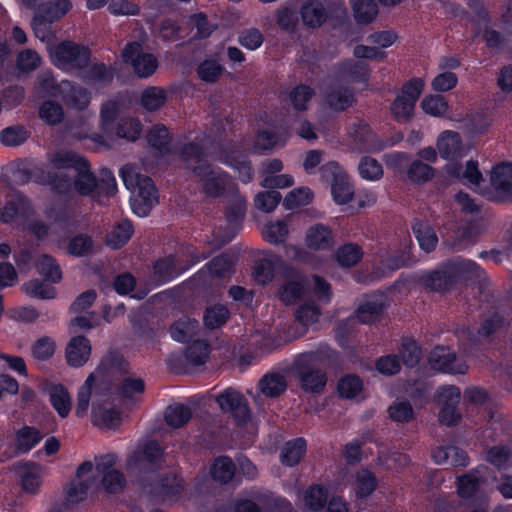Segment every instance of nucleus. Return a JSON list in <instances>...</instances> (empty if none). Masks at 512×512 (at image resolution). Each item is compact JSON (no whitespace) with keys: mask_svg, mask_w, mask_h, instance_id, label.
<instances>
[{"mask_svg":"<svg viewBox=\"0 0 512 512\" xmlns=\"http://www.w3.org/2000/svg\"><path fill=\"white\" fill-rule=\"evenodd\" d=\"M338 354L326 345L316 351L299 354L293 361L292 371L300 388L308 393L321 394L327 384V374L322 366L336 363Z\"/></svg>","mask_w":512,"mask_h":512,"instance_id":"f257e3e1","label":"nucleus"},{"mask_svg":"<svg viewBox=\"0 0 512 512\" xmlns=\"http://www.w3.org/2000/svg\"><path fill=\"white\" fill-rule=\"evenodd\" d=\"M125 186L132 191L131 206L138 216H146L157 203L156 188L151 178L141 175L135 167L126 165L121 169Z\"/></svg>","mask_w":512,"mask_h":512,"instance_id":"f03ea898","label":"nucleus"},{"mask_svg":"<svg viewBox=\"0 0 512 512\" xmlns=\"http://www.w3.org/2000/svg\"><path fill=\"white\" fill-rule=\"evenodd\" d=\"M424 88V81L421 78H413L407 81L401 88L390 110L398 122H408L413 116L415 104Z\"/></svg>","mask_w":512,"mask_h":512,"instance_id":"7ed1b4c3","label":"nucleus"},{"mask_svg":"<svg viewBox=\"0 0 512 512\" xmlns=\"http://www.w3.org/2000/svg\"><path fill=\"white\" fill-rule=\"evenodd\" d=\"M56 64L64 69L83 71L90 62V50L73 41L59 43L51 52Z\"/></svg>","mask_w":512,"mask_h":512,"instance_id":"20e7f679","label":"nucleus"},{"mask_svg":"<svg viewBox=\"0 0 512 512\" xmlns=\"http://www.w3.org/2000/svg\"><path fill=\"white\" fill-rule=\"evenodd\" d=\"M220 410L229 414L237 425L251 420L252 412L247 398L238 390L229 387L215 397Z\"/></svg>","mask_w":512,"mask_h":512,"instance_id":"39448f33","label":"nucleus"},{"mask_svg":"<svg viewBox=\"0 0 512 512\" xmlns=\"http://www.w3.org/2000/svg\"><path fill=\"white\" fill-rule=\"evenodd\" d=\"M322 178L331 181L333 199L339 205L350 202L354 195V189L349 181L347 173L337 162H328L320 168Z\"/></svg>","mask_w":512,"mask_h":512,"instance_id":"423d86ee","label":"nucleus"},{"mask_svg":"<svg viewBox=\"0 0 512 512\" xmlns=\"http://www.w3.org/2000/svg\"><path fill=\"white\" fill-rule=\"evenodd\" d=\"M121 56L125 63L132 65L134 73L140 78L150 77L158 68L157 58L151 53L143 52L139 42L127 43Z\"/></svg>","mask_w":512,"mask_h":512,"instance_id":"0eeeda50","label":"nucleus"},{"mask_svg":"<svg viewBox=\"0 0 512 512\" xmlns=\"http://www.w3.org/2000/svg\"><path fill=\"white\" fill-rule=\"evenodd\" d=\"M96 373L103 377V387H97L96 394L100 391L105 395L110 391L112 382L120 380L129 373V363L117 352H109L101 360Z\"/></svg>","mask_w":512,"mask_h":512,"instance_id":"6e6552de","label":"nucleus"},{"mask_svg":"<svg viewBox=\"0 0 512 512\" xmlns=\"http://www.w3.org/2000/svg\"><path fill=\"white\" fill-rule=\"evenodd\" d=\"M461 392L456 386H443L437 391V402L440 405L439 421L446 425H456L460 419L461 414L458 411L460 403Z\"/></svg>","mask_w":512,"mask_h":512,"instance_id":"1a4fd4ad","label":"nucleus"},{"mask_svg":"<svg viewBox=\"0 0 512 512\" xmlns=\"http://www.w3.org/2000/svg\"><path fill=\"white\" fill-rule=\"evenodd\" d=\"M194 175L201 183L202 192L211 198H216L223 194L229 179L225 172L214 169L210 163L195 167Z\"/></svg>","mask_w":512,"mask_h":512,"instance_id":"9d476101","label":"nucleus"},{"mask_svg":"<svg viewBox=\"0 0 512 512\" xmlns=\"http://www.w3.org/2000/svg\"><path fill=\"white\" fill-rule=\"evenodd\" d=\"M77 480L72 481L65 489L66 500L71 504H77L82 501L89 488L95 485L94 465L90 461H85L77 469Z\"/></svg>","mask_w":512,"mask_h":512,"instance_id":"9b49d317","label":"nucleus"},{"mask_svg":"<svg viewBox=\"0 0 512 512\" xmlns=\"http://www.w3.org/2000/svg\"><path fill=\"white\" fill-rule=\"evenodd\" d=\"M115 462L112 456H106L103 461L98 462L94 467L95 483L99 476L102 477L101 483L106 492L117 494L123 491L126 485L124 474L113 469Z\"/></svg>","mask_w":512,"mask_h":512,"instance_id":"f8f14e48","label":"nucleus"},{"mask_svg":"<svg viewBox=\"0 0 512 512\" xmlns=\"http://www.w3.org/2000/svg\"><path fill=\"white\" fill-rule=\"evenodd\" d=\"M432 368L451 374H465L468 366L457 358L456 354L444 346L435 347L429 356Z\"/></svg>","mask_w":512,"mask_h":512,"instance_id":"ddd939ff","label":"nucleus"},{"mask_svg":"<svg viewBox=\"0 0 512 512\" xmlns=\"http://www.w3.org/2000/svg\"><path fill=\"white\" fill-rule=\"evenodd\" d=\"M60 96L66 105L78 111L85 110L92 98L91 92L87 88L68 80L60 82Z\"/></svg>","mask_w":512,"mask_h":512,"instance_id":"4468645a","label":"nucleus"},{"mask_svg":"<svg viewBox=\"0 0 512 512\" xmlns=\"http://www.w3.org/2000/svg\"><path fill=\"white\" fill-rule=\"evenodd\" d=\"M286 281L279 289L280 300L286 305L295 303L305 291V278L295 269L285 271Z\"/></svg>","mask_w":512,"mask_h":512,"instance_id":"2eb2a0df","label":"nucleus"},{"mask_svg":"<svg viewBox=\"0 0 512 512\" xmlns=\"http://www.w3.org/2000/svg\"><path fill=\"white\" fill-rule=\"evenodd\" d=\"M324 100L330 109L340 112L351 107L355 102V97L353 91L349 87L335 82L327 87L324 94Z\"/></svg>","mask_w":512,"mask_h":512,"instance_id":"dca6fc26","label":"nucleus"},{"mask_svg":"<svg viewBox=\"0 0 512 512\" xmlns=\"http://www.w3.org/2000/svg\"><path fill=\"white\" fill-rule=\"evenodd\" d=\"M448 264L454 276L455 283L458 281H477L479 284L478 289H481V283L485 280V272L479 265L466 259L453 260Z\"/></svg>","mask_w":512,"mask_h":512,"instance_id":"f3484780","label":"nucleus"},{"mask_svg":"<svg viewBox=\"0 0 512 512\" xmlns=\"http://www.w3.org/2000/svg\"><path fill=\"white\" fill-rule=\"evenodd\" d=\"M388 307L387 297L380 293L368 299L356 310V316L363 324H371L379 321L384 310Z\"/></svg>","mask_w":512,"mask_h":512,"instance_id":"a211bd4d","label":"nucleus"},{"mask_svg":"<svg viewBox=\"0 0 512 512\" xmlns=\"http://www.w3.org/2000/svg\"><path fill=\"white\" fill-rule=\"evenodd\" d=\"M246 213V200L241 196H234L227 207L226 218L228 221L229 232L220 237V246L229 243L237 233V226L243 220Z\"/></svg>","mask_w":512,"mask_h":512,"instance_id":"6ab92c4d","label":"nucleus"},{"mask_svg":"<svg viewBox=\"0 0 512 512\" xmlns=\"http://www.w3.org/2000/svg\"><path fill=\"white\" fill-rule=\"evenodd\" d=\"M90 341L85 336L73 337L66 346V360L72 367L83 366L91 354Z\"/></svg>","mask_w":512,"mask_h":512,"instance_id":"aec40b11","label":"nucleus"},{"mask_svg":"<svg viewBox=\"0 0 512 512\" xmlns=\"http://www.w3.org/2000/svg\"><path fill=\"white\" fill-rule=\"evenodd\" d=\"M437 150L444 159L453 160L463 155L461 136L455 131H444L437 139Z\"/></svg>","mask_w":512,"mask_h":512,"instance_id":"412c9836","label":"nucleus"},{"mask_svg":"<svg viewBox=\"0 0 512 512\" xmlns=\"http://www.w3.org/2000/svg\"><path fill=\"white\" fill-rule=\"evenodd\" d=\"M24 491L35 494L41 483V467L34 462L18 463L15 466Z\"/></svg>","mask_w":512,"mask_h":512,"instance_id":"4be33fe9","label":"nucleus"},{"mask_svg":"<svg viewBox=\"0 0 512 512\" xmlns=\"http://www.w3.org/2000/svg\"><path fill=\"white\" fill-rule=\"evenodd\" d=\"M151 465V468H158L163 462V451L159 443L150 441L145 444L142 453L139 456L131 457L127 460V468L132 469L136 466H144V463Z\"/></svg>","mask_w":512,"mask_h":512,"instance_id":"5701e85b","label":"nucleus"},{"mask_svg":"<svg viewBox=\"0 0 512 512\" xmlns=\"http://www.w3.org/2000/svg\"><path fill=\"white\" fill-rule=\"evenodd\" d=\"M257 387L264 396L278 398L287 390L288 383L283 374L270 372L262 376Z\"/></svg>","mask_w":512,"mask_h":512,"instance_id":"b1692460","label":"nucleus"},{"mask_svg":"<svg viewBox=\"0 0 512 512\" xmlns=\"http://www.w3.org/2000/svg\"><path fill=\"white\" fill-rule=\"evenodd\" d=\"M73 178L75 190L83 196L91 194L98 186V179L91 172L90 165L86 159L84 162H80V167L74 171Z\"/></svg>","mask_w":512,"mask_h":512,"instance_id":"393cba45","label":"nucleus"},{"mask_svg":"<svg viewBox=\"0 0 512 512\" xmlns=\"http://www.w3.org/2000/svg\"><path fill=\"white\" fill-rule=\"evenodd\" d=\"M490 182L498 194L512 196V164L495 166L491 171Z\"/></svg>","mask_w":512,"mask_h":512,"instance_id":"a878e982","label":"nucleus"},{"mask_svg":"<svg viewBox=\"0 0 512 512\" xmlns=\"http://www.w3.org/2000/svg\"><path fill=\"white\" fill-rule=\"evenodd\" d=\"M306 244L314 250L329 249L333 245L332 231L323 224H315L307 230Z\"/></svg>","mask_w":512,"mask_h":512,"instance_id":"bb28decb","label":"nucleus"},{"mask_svg":"<svg viewBox=\"0 0 512 512\" xmlns=\"http://www.w3.org/2000/svg\"><path fill=\"white\" fill-rule=\"evenodd\" d=\"M71 8L72 4L69 0L50 1L38 5L35 15L52 24L70 11Z\"/></svg>","mask_w":512,"mask_h":512,"instance_id":"cd10ccee","label":"nucleus"},{"mask_svg":"<svg viewBox=\"0 0 512 512\" xmlns=\"http://www.w3.org/2000/svg\"><path fill=\"white\" fill-rule=\"evenodd\" d=\"M49 162L52 167L56 170H66L73 172L80 167V162H84L85 159L80 157L78 154L72 151L60 150L49 154Z\"/></svg>","mask_w":512,"mask_h":512,"instance_id":"c85d7f7f","label":"nucleus"},{"mask_svg":"<svg viewBox=\"0 0 512 512\" xmlns=\"http://www.w3.org/2000/svg\"><path fill=\"white\" fill-rule=\"evenodd\" d=\"M180 158L186 164L187 169L191 170L193 174L195 167L209 164L206 160L204 148L195 142H190L182 146Z\"/></svg>","mask_w":512,"mask_h":512,"instance_id":"c756f323","label":"nucleus"},{"mask_svg":"<svg viewBox=\"0 0 512 512\" xmlns=\"http://www.w3.org/2000/svg\"><path fill=\"white\" fill-rule=\"evenodd\" d=\"M412 229L420 247L424 251L429 253L435 249L438 238L434 229L427 222L415 220Z\"/></svg>","mask_w":512,"mask_h":512,"instance_id":"7c9ffc66","label":"nucleus"},{"mask_svg":"<svg viewBox=\"0 0 512 512\" xmlns=\"http://www.w3.org/2000/svg\"><path fill=\"white\" fill-rule=\"evenodd\" d=\"M425 285L435 292H446L455 285V279L449 267L446 265L444 270L432 272L425 280Z\"/></svg>","mask_w":512,"mask_h":512,"instance_id":"2f4dec72","label":"nucleus"},{"mask_svg":"<svg viewBox=\"0 0 512 512\" xmlns=\"http://www.w3.org/2000/svg\"><path fill=\"white\" fill-rule=\"evenodd\" d=\"M133 232L132 223L129 220H122L107 234L106 244L113 249H119L128 242Z\"/></svg>","mask_w":512,"mask_h":512,"instance_id":"473e14b6","label":"nucleus"},{"mask_svg":"<svg viewBox=\"0 0 512 512\" xmlns=\"http://www.w3.org/2000/svg\"><path fill=\"white\" fill-rule=\"evenodd\" d=\"M35 267L40 275H42L46 281L57 283L62 278V272L59 264L52 256L48 254L40 255L36 262Z\"/></svg>","mask_w":512,"mask_h":512,"instance_id":"72a5a7b5","label":"nucleus"},{"mask_svg":"<svg viewBox=\"0 0 512 512\" xmlns=\"http://www.w3.org/2000/svg\"><path fill=\"white\" fill-rule=\"evenodd\" d=\"M301 17L305 25L319 27L326 19L327 13L319 1H310L301 8Z\"/></svg>","mask_w":512,"mask_h":512,"instance_id":"f704fd0d","label":"nucleus"},{"mask_svg":"<svg viewBox=\"0 0 512 512\" xmlns=\"http://www.w3.org/2000/svg\"><path fill=\"white\" fill-rule=\"evenodd\" d=\"M92 418L97 426L115 428L120 422V413L114 409L102 407L100 400H96L92 404Z\"/></svg>","mask_w":512,"mask_h":512,"instance_id":"c9c22d12","label":"nucleus"},{"mask_svg":"<svg viewBox=\"0 0 512 512\" xmlns=\"http://www.w3.org/2000/svg\"><path fill=\"white\" fill-rule=\"evenodd\" d=\"M399 356L405 366L412 368L419 364L422 357V350L413 338L404 337L401 339Z\"/></svg>","mask_w":512,"mask_h":512,"instance_id":"e433bc0d","label":"nucleus"},{"mask_svg":"<svg viewBox=\"0 0 512 512\" xmlns=\"http://www.w3.org/2000/svg\"><path fill=\"white\" fill-rule=\"evenodd\" d=\"M306 449V442L303 438H296L288 441L282 448L281 461L284 465L294 466L303 457Z\"/></svg>","mask_w":512,"mask_h":512,"instance_id":"4c0bfd02","label":"nucleus"},{"mask_svg":"<svg viewBox=\"0 0 512 512\" xmlns=\"http://www.w3.org/2000/svg\"><path fill=\"white\" fill-rule=\"evenodd\" d=\"M235 471L236 467L233 461L227 456H222L214 461L211 468V475L215 481L226 484L232 480Z\"/></svg>","mask_w":512,"mask_h":512,"instance_id":"58836bf2","label":"nucleus"},{"mask_svg":"<svg viewBox=\"0 0 512 512\" xmlns=\"http://www.w3.org/2000/svg\"><path fill=\"white\" fill-rule=\"evenodd\" d=\"M192 417L190 407L184 404H173L165 410L166 423L174 428H179L185 425Z\"/></svg>","mask_w":512,"mask_h":512,"instance_id":"ea45409f","label":"nucleus"},{"mask_svg":"<svg viewBox=\"0 0 512 512\" xmlns=\"http://www.w3.org/2000/svg\"><path fill=\"white\" fill-rule=\"evenodd\" d=\"M198 327V321L189 318H181L171 326L170 333L176 341L186 342L194 337Z\"/></svg>","mask_w":512,"mask_h":512,"instance_id":"a19ab883","label":"nucleus"},{"mask_svg":"<svg viewBox=\"0 0 512 512\" xmlns=\"http://www.w3.org/2000/svg\"><path fill=\"white\" fill-rule=\"evenodd\" d=\"M114 77L113 70L104 63H95L81 73V79L85 82H97L109 84Z\"/></svg>","mask_w":512,"mask_h":512,"instance_id":"79ce46f5","label":"nucleus"},{"mask_svg":"<svg viewBox=\"0 0 512 512\" xmlns=\"http://www.w3.org/2000/svg\"><path fill=\"white\" fill-rule=\"evenodd\" d=\"M167 95L163 88L151 86L146 88L141 95V104L147 111H156L166 102Z\"/></svg>","mask_w":512,"mask_h":512,"instance_id":"37998d69","label":"nucleus"},{"mask_svg":"<svg viewBox=\"0 0 512 512\" xmlns=\"http://www.w3.org/2000/svg\"><path fill=\"white\" fill-rule=\"evenodd\" d=\"M434 176V168L420 159L412 161L407 170L408 179L415 184H423Z\"/></svg>","mask_w":512,"mask_h":512,"instance_id":"c03bdc74","label":"nucleus"},{"mask_svg":"<svg viewBox=\"0 0 512 512\" xmlns=\"http://www.w3.org/2000/svg\"><path fill=\"white\" fill-rule=\"evenodd\" d=\"M209 344L204 340H195L185 351V358L188 363L199 366L203 365L209 357Z\"/></svg>","mask_w":512,"mask_h":512,"instance_id":"a18cd8bd","label":"nucleus"},{"mask_svg":"<svg viewBox=\"0 0 512 512\" xmlns=\"http://www.w3.org/2000/svg\"><path fill=\"white\" fill-rule=\"evenodd\" d=\"M363 256L361 248L356 244H345L336 251L337 262L343 267L355 266Z\"/></svg>","mask_w":512,"mask_h":512,"instance_id":"49530a36","label":"nucleus"},{"mask_svg":"<svg viewBox=\"0 0 512 512\" xmlns=\"http://www.w3.org/2000/svg\"><path fill=\"white\" fill-rule=\"evenodd\" d=\"M353 11L355 20L361 24L372 22L378 14V6L374 0H360L354 2Z\"/></svg>","mask_w":512,"mask_h":512,"instance_id":"de8ad7c7","label":"nucleus"},{"mask_svg":"<svg viewBox=\"0 0 512 512\" xmlns=\"http://www.w3.org/2000/svg\"><path fill=\"white\" fill-rule=\"evenodd\" d=\"M52 406L61 417H66L71 409V401L68 391L61 385L54 386L50 390Z\"/></svg>","mask_w":512,"mask_h":512,"instance_id":"09e8293b","label":"nucleus"},{"mask_svg":"<svg viewBox=\"0 0 512 512\" xmlns=\"http://www.w3.org/2000/svg\"><path fill=\"white\" fill-rule=\"evenodd\" d=\"M94 383L95 374L91 373L78 391L75 407V414L78 417H83L87 414Z\"/></svg>","mask_w":512,"mask_h":512,"instance_id":"8fccbe9b","label":"nucleus"},{"mask_svg":"<svg viewBox=\"0 0 512 512\" xmlns=\"http://www.w3.org/2000/svg\"><path fill=\"white\" fill-rule=\"evenodd\" d=\"M29 138V132L20 125L10 126L0 133V141L4 146L14 147L23 144Z\"/></svg>","mask_w":512,"mask_h":512,"instance_id":"3c124183","label":"nucleus"},{"mask_svg":"<svg viewBox=\"0 0 512 512\" xmlns=\"http://www.w3.org/2000/svg\"><path fill=\"white\" fill-rule=\"evenodd\" d=\"M153 268L156 282H166L178 275L175 259L172 256L157 260Z\"/></svg>","mask_w":512,"mask_h":512,"instance_id":"603ef678","label":"nucleus"},{"mask_svg":"<svg viewBox=\"0 0 512 512\" xmlns=\"http://www.w3.org/2000/svg\"><path fill=\"white\" fill-rule=\"evenodd\" d=\"M388 414L394 422L405 423L413 419L414 410L409 401L397 399L389 406Z\"/></svg>","mask_w":512,"mask_h":512,"instance_id":"864d4df0","label":"nucleus"},{"mask_svg":"<svg viewBox=\"0 0 512 512\" xmlns=\"http://www.w3.org/2000/svg\"><path fill=\"white\" fill-rule=\"evenodd\" d=\"M22 289L27 295L33 298L53 299L56 295L54 287L45 284L39 279H32L24 283Z\"/></svg>","mask_w":512,"mask_h":512,"instance_id":"5fc2aeb1","label":"nucleus"},{"mask_svg":"<svg viewBox=\"0 0 512 512\" xmlns=\"http://www.w3.org/2000/svg\"><path fill=\"white\" fill-rule=\"evenodd\" d=\"M229 318V311L223 305L208 307L204 313V324L209 329H216L226 323Z\"/></svg>","mask_w":512,"mask_h":512,"instance_id":"6e6d98bb","label":"nucleus"},{"mask_svg":"<svg viewBox=\"0 0 512 512\" xmlns=\"http://www.w3.org/2000/svg\"><path fill=\"white\" fill-rule=\"evenodd\" d=\"M116 391L120 397L131 398L134 393H142L145 389L144 381L141 378L123 376L118 380Z\"/></svg>","mask_w":512,"mask_h":512,"instance_id":"4d7b16f0","label":"nucleus"},{"mask_svg":"<svg viewBox=\"0 0 512 512\" xmlns=\"http://www.w3.org/2000/svg\"><path fill=\"white\" fill-rule=\"evenodd\" d=\"M376 486L377 481L372 472L362 469L357 473L355 492L358 497L369 496L376 489Z\"/></svg>","mask_w":512,"mask_h":512,"instance_id":"13d9d810","label":"nucleus"},{"mask_svg":"<svg viewBox=\"0 0 512 512\" xmlns=\"http://www.w3.org/2000/svg\"><path fill=\"white\" fill-rule=\"evenodd\" d=\"M358 170L362 178L371 181L379 180L383 175L382 165L370 156L361 158Z\"/></svg>","mask_w":512,"mask_h":512,"instance_id":"bf43d9fd","label":"nucleus"},{"mask_svg":"<svg viewBox=\"0 0 512 512\" xmlns=\"http://www.w3.org/2000/svg\"><path fill=\"white\" fill-rule=\"evenodd\" d=\"M288 233L289 230L287 223L283 220H278L276 222L266 224L263 235L268 242L272 244H279L285 241Z\"/></svg>","mask_w":512,"mask_h":512,"instance_id":"052dcab7","label":"nucleus"},{"mask_svg":"<svg viewBox=\"0 0 512 512\" xmlns=\"http://www.w3.org/2000/svg\"><path fill=\"white\" fill-rule=\"evenodd\" d=\"M224 68L216 60H205L199 64L197 74L202 81L208 83L216 82L223 74Z\"/></svg>","mask_w":512,"mask_h":512,"instance_id":"680f3d73","label":"nucleus"},{"mask_svg":"<svg viewBox=\"0 0 512 512\" xmlns=\"http://www.w3.org/2000/svg\"><path fill=\"white\" fill-rule=\"evenodd\" d=\"M141 132V123L134 118H123L116 127V135L129 141H135Z\"/></svg>","mask_w":512,"mask_h":512,"instance_id":"e2e57ef3","label":"nucleus"},{"mask_svg":"<svg viewBox=\"0 0 512 512\" xmlns=\"http://www.w3.org/2000/svg\"><path fill=\"white\" fill-rule=\"evenodd\" d=\"M39 116L46 123L55 125L62 121L64 112L62 106L59 103L48 100L40 106Z\"/></svg>","mask_w":512,"mask_h":512,"instance_id":"0e129e2a","label":"nucleus"},{"mask_svg":"<svg viewBox=\"0 0 512 512\" xmlns=\"http://www.w3.org/2000/svg\"><path fill=\"white\" fill-rule=\"evenodd\" d=\"M349 134L353 137L357 148L360 150H366L374 143L375 136L365 123L353 125Z\"/></svg>","mask_w":512,"mask_h":512,"instance_id":"69168bd1","label":"nucleus"},{"mask_svg":"<svg viewBox=\"0 0 512 512\" xmlns=\"http://www.w3.org/2000/svg\"><path fill=\"white\" fill-rule=\"evenodd\" d=\"M281 194L276 190L259 192L254 199L255 207L265 213L272 212L281 201Z\"/></svg>","mask_w":512,"mask_h":512,"instance_id":"338daca9","label":"nucleus"},{"mask_svg":"<svg viewBox=\"0 0 512 512\" xmlns=\"http://www.w3.org/2000/svg\"><path fill=\"white\" fill-rule=\"evenodd\" d=\"M42 438L41 433L34 427L25 426L17 432L18 449L22 452L29 451Z\"/></svg>","mask_w":512,"mask_h":512,"instance_id":"774afa93","label":"nucleus"}]
</instances>
